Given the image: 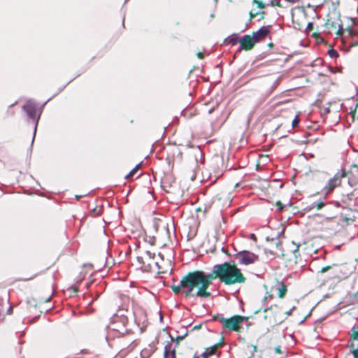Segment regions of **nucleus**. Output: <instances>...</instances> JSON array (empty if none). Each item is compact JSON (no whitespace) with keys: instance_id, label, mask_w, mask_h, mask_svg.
Wrapping results in <instances>:
<instances>
[{"instance_id":"ea45409f","label":"nucleus","mask_w":358,"mask_h":358,"mask_svg":"<svg viewBox=\"0 0 358 358\" xmlns=\"http://www.w3.org/2000/svg\"><path fill=\"white\" fill-rule=\"evenodd\" d=\"M273 322H275V323H280V322H282V320H278L276 318H274Z\"/></svg>"},{"instance_id":"c85d7f7f","label":"nucleus","mask_w":358,"mask_h":358,"mask_svg":"<svg viewBox=\"0 0 358 358\" xmlns=\"http://www.w3.org/2000/svg\"><path fill=\"white\" fill-rule=\"evenodd\" d=\"M315 1V6H318L320 5H322L324 3H325L327 0H314Z\"/></svg>"},{"instance_id":"c9c22d12","label":"nucleus","mask_w":358,"mask_h":358,"mask_svg":"<svg viewBox=\"0 0 358 358\" xmlns=\"http://www.w3.org/2000/svg\"><path fill=\"white\" fill-rule=\"evenodd\" d=\"M80 354H89L90 352L87 349H84V350H81L80 352Z\"/></svg>"},{"instance_id":"58836bf2","label":"nucleus","mask_w":358,"mask_h":358,"mask_svg":"<svg viewBox=\"0 0 358 358\" xmlns=\"http://www.w3.org/2000/svg\"><path fill=\"white\" fill-rule=\"evenodd\" d=\"M358 108V103H357V105H356V108ZM356 110H357V109H355V111H352V117H355V114H356Z\"/></svg>"},{"instance_id":"8fccbe9b","label":"nucleus","mask_w":358,"mask_h":358,"mask_svg":"<svg viewBox=\"0 0 358 358\" xmlns=\"http://www.w3.org/2000/svg\"><path fill=\"white\" fill-rule=\"evenodd\" d=\"M74 291H75L76 292H78V289H77V288H75V289H74Z\"/></svg>"},{"instance_id":"20e7f679","label":"nucleus","mask_w":358,"mask_h":358,"mask_svg":"<svg viewBox=\"0 0 358 358\" xmlns=\"http://www.w3.org/2000/svg\"><path fill=\"white\" fill-rule=\"evenodd\" d=\"M346 177V172H338L334 176L331 178L324 189L327 190V193L332 192L336 187H338L341 184V178Z\"/></svg>"},{"instance_id":"f8f14e48","label":"nucleus","mask_w":358,"mask_h":358,"mask_svg":"<svg viewBox=\"0 0 358 358\" xmlns=\"http://www.w3.org/2000/svg\"><path fill=\"white\" fill-rule=\"evenodd\" d=\"M277 294L279 298L283 299L287 294V287L283 282H278V287L276 288Z\"/></svg>"},{"instance_id":"f03ea898","label":"nucleus","mask_w":358,"mask_h":358,"mask_svg":"<svg viewBox=\"0 0 358 358\" xmlns=\"http://www.w3.org/2000/svg\"><path fill=\"white\" fill-rule=\"evenodd\" d=\"M212 320L219 321L222 324V328L231 331L240 333L241 331V324L244 321L248 320V317L236 315L230 318H225L220 315H214Z\"/></svg>"},{"instance_id":"2eb2a0df","label":"nucleus","mask_w":358,"mask_h":358,"mask_svg":"<svg viewBox=\"0 0 358 358\" xmlns=\"http://www.w3.org/2000/svg\"><path fill=\"white\" fill-rule=\"evenodd\" d=\"M223 345V341H220L215 345H213V346L208 348H206V351L207 352V355H210V356H212L213 355L215 354L217 350L222 347Z\"/></svg>"},{"instance_id":"dca6fc26","label":"nucleus","mask_w":358,"mask_h":358,"mask_svg":"<svg viewBox=\"0 0 358 358\" xmlns=\"http://www.w3.org/2000/svg\"><path fill=\"white\" fill-rule=\"evenodd\" d=\"M303 15L304 16V8L302 7H296L292 9V17L293 22H295V20H298L297 15Z\"/></svg>"},{"instance_id":"9d476101","label":"nucleus","mask_w":358,"mask_h":358,"mask_svg":"<svg viewBox=\"0 0 358 358\" xmlns=\"http://www.w3.org/2000/svg\"><path fill=\"white\" fill-rule=\"evenodd\" d=\"M23 108L29 118L33 120L36 119L37 109L34 103L31 101H27L23 106Z\"/></svg>"},{"instance_id":"de8ad7c7","label":"nucleus","mask_w":358,"mask_h":358,"mask_svg":"<svg viewBox=\"0 0 358 358\" xmlns=\"http://www.w3.org/2000/svg\"><path fill=\"white\" fill-rule=\"evenodd\" d=\"M253 350H254L255 351H256V350H257V346H255H255H254V348H253Z\"/></svg>"},{"instance_id":"a19ab883","label":"nucleus","mask_w":358,"mask_h":358,"mask_svg":"<svg viewBox=\"0 0 358 358\" xmlns=\"http://www.w3.org/2000/svg\"><path fill=\"white\" fill-rule=\"evenodd\" d=\"M201 327V324H199V325H195L194 327H193V329H199Z\"/></svg>"},{"instance_id":"4468645a","label":"nucleus","mask_w":358,"mask_h":358,"mask_svg":"<svg viewBox=\"0 0 358 358\" xmlns=\"http://www.w3.org/2000/svg\"><path fill=\"white\" fill-rule=\"evenodd\" d=\"M344 32L348 34V35L350 37H353V36L357 35V32L355 30H354L351 28H348L345 30H343V29L341 27L337 31V34L339 36H342Z\"/></svg>"},{"instance_id":"ddd939ff","label":"nucleus","mask_w":358,"mask_h":358,"mask_svg":"<svg viewBox=\"0 0 358 358\" xmlns=\"http://www.w3.org/2000/svg\"><path fill=\"white\" fill-rule=\"evenodd\" d=\"M351 347L354 348L355 345L358 347V324L356 328L352 329V334L351 335Z\"/></svg>"},{"instance_id":"cd10ccee","label":"nucleus","mask_w":358,"mask_h":358,"mask_svg":"<svg viewBox=\"0 0 358 358\" xmlns=\"http://www.w3.org/2000/svg\"><path fill=\"white\" fill-rule=\"evenodd\" d=\"M91 214L93 215V216H97V215H99L101 214V210H97L96 208H94L92 211H91Z\"/></svg>"},{"instance_id":"72a5a7b5","label":"nucleus","mask_w":358,"mask_h":358,"mask_svg":"<svg viewBox=\"0 0 358 358\" xmlns=\"http://www.w3.org/2000/svg\"><path fill=\"white\" fill-rule=\"evenodd\" d=\"M183 339L182 336H178L176 338V342L174 341V344H176L177 342H178V344L180 343V341Z\"/></svg>"},{"instance_id":"a18cd8bd","label":"nucleus","mask_w":358,"mask_h":358,"mask_svg":"<svg viewBox=\"0 0 358 358\" xmlns=\"http://www.w3.org/2000/svg\"><path fill=\"white\" fill-rule=\"evenodd\" d=\"M291 312H292V310H290L288 312H286V313H287V315H291Z\"/></svg>"},{"instance_id":"79ce46f5","label":"nucleus","mask_w":358,"mask_h":358,"mask_svg":"<svg viewBox=\"0 0 358 358\" xmlns=\"http://www.w3.org/2000/svg\"><path fill=\"white\" fill-rule=\"evenodd\" d=\"M268 47L270 48H273V43H270L268 44Z\"/></svg>"},{"instance_id":"4be33fe9","label":"nucleus","mask_w":358,"mask_h":358,"mask_svg":"<svg viewBox=\"0 0 358 358\" xmlns=\"http://www.w3.org/2000/svg\"><path fill=\"white\" fill-rule=\"evenodd\" d=\"M93 269V266L91 264H87L83 265V270L85 273H88L89 271H92Z\"/></svg>"},{"instance_id":"473e14b6","label":"nucleus","mask_w":358,"mask_h":358,"mask_svg":"<svg viewBox=\"0 0 358 358\" xmlns=\"http://www.w3.org/2000/svg\"><path fill=\"white\" fill-rule=\"evenodd\" d=\"M201 358H208L209 357H210V355H207V352L205 351L203 353H202L201 355H200Z\"/></svg>"},{"instance_id":"bb28decb","label":"nucleus","mask_w":358,"mask_h":358,"mask_svg":"<svg viewBox=\"0 0 358 358\" xmlns=\"http://www.w3.org/2000/svg\"><path fill=\"white\" fill-rule=\"evenodd\" d=\"M275 205L279 211H281L284 208V205L280 201H277Z\"/></svg>"},{"instance_id":"3c124183","label":"nucleus","mask_w":358,"mask_h":358,"mask_svg":"<svg viewBox=\"0 0 358 358\" xmlns=\"http://www.w3.org/2000/svg\"><path fill=\"white\" fill-rule=\"evenodd\" d=\"M357 92H358V87H357Z\"/></svg>"},{"instance_id":"7ed1b4c3","label":"nucleus","mask_w":358,"mask_h":358,"mask_svg":"<svg viewBox=\"0 0 358 358\" xmlns=\"http://www.w3.org/2000/svg\"><path fill=\"white\" fill-rule=\"evenodd\" d=\"M299 245H296L294 242L288 243L284 245H281L280 255L287 262V266L296 265L300 258Z\"/></svg>"},{"instance_id":"aec40b11","label":"nucleus","mask_w":358,"mask_h":358,"mask_svg":"<svg viewBox=\"0 0 358 358\" xmlns=\"http://www.w3.org/2000/svg\"><path fill=\"white\" fill-rule=\"evenodd\" d=\"M328 55L331 58H336L339 56L338 52L332 48L328 50Z\"/></svg>"},{"instance_id":"f257e3e1","label":"nucleus","mask_w":358,"mask_h":358,"mask_svg":"<svg viewBox=\"0 0 358 358\" xmlns=\"http://www.w3.org/2000/svg\"><path fill=\"white\" fill-rule=\"evenodd\" d=\"M216 278L227 285L243 283L246 280L235 263L226 262L215 265L208 274L199 270L188 272L182 276L179 285H173L171 289L176 294L182 292L186 298L207 299L211 296L208 288Z\"/></svg>"},{"instance_id":"4c0bfd02","label":"nucleus","mask_w":358,"mask_h":358,"mask_svg":"<svg viewBox=\"0 0 358 358\" xmlns=\"http://www.w3.org/2000/svg\"><path fill=\"white\" fill-rule=\"evenodd\" d=\"M258 13H259V15L260 14V15H262L261 18L263 19L264 17L265 12L262 11V12H258Z\"/></svg>"},{"instance_id":"49530a36","label":"nucleus","mask_w":358,"mask_h":358,"mask_svg":"<svg viewBox=\"0 0 358 358\" xmlns=\"http://www.w3.org/2000/svg\"><path fill=\"white\" fill-rule=\"evenodd\" d=\"M164 187H166V180L163 181Z\"/></svg>"},{"instance_id":"b1692460","label":"nucleus","mask_w":358,"mask_h":358,"mask_svg":"<svg viewBox=\"0 0 358 358\" xmlns=\"http://www.w3.org/2000/svg\"><path fill=\"white\" fill-rule=\"evenodd\" d=\"M268 5L271 6L282 7V4L280 3V1H278V0H271Z\"/></svg>"},{"instance_id":"2f4dec72","label":"nucleus","mask_w":358,"mask_h":358,"mask_svg":"<svg viewBox=\"0 0 358 358\" xmlns=\"http://www.w3.org/2000/svg\"><path fill=\"white\" fill-rule=\"evenodd\" d=\"M259 15V13H253L252 12L250 13V19L252 20L253 18H255L256 16H257Z\"/></svg>"},{"instance_id":"9b49d317","label":"nucleus","mask_w":358,"mask_h":358,"mask_svg":"<svg viewBox=\"0 0 358 358\" xmlns=\"http://www.w3.org/2000/svg\"><path fill=\"white\" fill-rule=\"evenodd\" d=\"M346 177L348 178V183L352 187L358 186V169L355 167V171H350L346 173Z\"/></svg>"},{"instance_id":"412c9836","label":"nucleus","mask_w":358,"mask_h":358,"mask_svg":"<svg viewBox=\"0 0 358 358\" xmlns=\"http://www.w3.org/2000/svg\"><path fill=\"white\" fill-rule=\"evenodd\" d=\"M240 41H241V38H239V37H232V38H229V43L232 45H235L238 43H240Z\"/></svg>"},{"instance_id":"37998d69","label":"nucleus","mask_w":358,"mask_h":358,"mask_svg":"<svg viewBox=\"0 0 358 358\" xmlns=\"http://www.w3.org/2000/svg\"><path fill=\"white\" fill-rule=\"evenodd\" d=\"M192 358H201L200 356L194 355Z\"/></svg>"},{"instance_id":"1a4fd4ad","label":"nucleus","mask_w":358,"mask_h":358,"mask_svg":"<svg viewBox=\"0 0 358 358\" xmlns=\"http://www.w3.org/2000/svg\"><path fill=\"white\" fill-rule=\"evenodd\" d=\"M271 26H263L258 31L252 33V38L255 43H258L264 40L270 33Z\"/></svg>"},{"instance_id":"c03bdc74","label":"nucleus","mask_w":358,"mask_h":358,"mask_svg":"<svg viewBox=\"0 0 358 358\" xmlns=\"http://www.w3.org/2000/svg\"><path fill=\"white\" fill-rule=\"evenodd\" d=\"M195 178H196V176H195V175H194V176H192L191 177V180H194L195 179Z\"/></svg>"},{"instance_id":"0eeeda50","label":"nucleus","mask_w":358,"mask_h":358,"mask_svg":"<svg viewBox=\"0 0 358 358\" xmlns=\"http://www.w3.org/2000/svg\"><path fill=\"white\" fill-rule=\"evenodd\" d=\"M238 257L239 258L240 263L245 265L252 264L257 259V255L247 251L239 252Z\"/></svg>"},{"instance_id":"5701e85b","label":"nucleus","mask_w":358,"mask_h":358,"mask_svg":"<svg viewBox=\"0 0 358 358\" xmlns=\"http://www.w3.org/2000/svg\"><path fill=\"white\" fill-rule=\"evenodd\" d=\"M252 3L257 4V6L259 8H264L266 6V4L264 2L259 1V0H253Z\"/></svg>"},{"instance_id":"a878e982","label":"nucleus","mask_w":358,"mask_h":358,"mask_svg":"<svg viewBox=\"0 0 358 358\" xmlns=\"http://www.w3.org/2000/svg\"><path fill=\"white\" fill-rule=\"evenodd\" d=\"M352 355L355 358H358V347L356 345L352 348Z\"/></svg>"},{"instance_id":"393cba45","label":"nucleus","mask_w":358,"mask_h":358,"mask_svg":"<svg viewBox=\"0 0 358 358\" xmlns=\"http://www.w3.org/2000/svg\"><path fill=\"white\" fill-rule=\"evenodd\" d=\"M299 116H296L295 118L292 120V127L294 128V127H296L299 123Z\"/></svg>"},{"instance_id":"f704fd0d","label":"nucleus","mask_w":358,"mask_h":358,"mask_svg":"<svg viewBox=\"0 0 358 358\" xmlns=\"http://www.w3.org/2000/svg\"><path fill=\"white\" fill-rule=\"evenodd\" d=\"M275 352L276 353H278V354H281L282 353L281 349H280V348L279 346L275 348Z\"/></svg>"},{"instance_id":"c756f323","label":"nucleus","mask_w":358,"mask_h":358,"mask_svg":"<svg viewBox=\"0 0 358 358\" xmlns=\"http://www.w3.org/2000/svg\"><path fill=\"white\" fill-rule=\"evenodd\" d=\"M38 273H34L32 275H31L30 277L24 278L23 280H33L36 276L38 275Z\"/></svg>"},{"instance_id":"f3484780","label":"nucleus","mask_w":358,"mask_h":358,"mask_svg":"<svg viewBox=\"0 0 358 358\" xmlns=\"http://www.w3.org/2000/svg\"><path fill=\"white\" fill-rule=\"evenodd\" d=\"M142 163L138 164L127 175L124 176L126 180H130L136 172L141 168Z\"/></svg>"},{"instance_id":"09e8293b","label":"nucleus","mask_w":358,"mask_h":358,"mask_svg":"<svg viewBox=\"0 0 358 358\" xmlns=\"http://www.w3.org/2000/svg\"><path fill=\"white\" fill-rule=\"evenodd\" d=\"M50 300V298L49 297V298H48V299L45 300V301H49Z\"/></svg>"},{"instance_id":"6e6552de","label":"nucleus","mask_w":358,"mask_h":358,"mask_svg":"<svg viewBox=\"0 0 358 358\" xmlns=\"http://www.w3.org/2000/svg\"><path fill=\"white\" fill-rule=\"evenodd\" d=\"M256 43L253 39L252 36L250 35H245L241 38L240 45L241 48L239 51L244 50H250L255 45Z\"/></svg>"},{"instance_id":"7c9ffc66","label":"nucleus","mask_w":358,"mask_h":358,"mask_svg":"<svg viewBox=\"0 0 358 358\" xmlns=\"http://www.w3.org/2000/svg\"><path fill=\"white\" fill-rule=\"evenodd\" d=\"M331 268V266H324V267H322L321 268V273H324L326 271H327L328 270H329L330 268Z\"/></svg>"},{"instance_id":"39448f33","label":"nucleus","mask_w":358,"mask_h":358,"mask_svg":"<svg viewBox=\"0 0 358 358\" xmlns=\"http://www.w3.org/2000/svg\"><path fill=\"white\" fill-rule=\"evenodd\" d=\"M155 255V253L147 251L144 256L137 257V261L141 264V268H143L145 270H150L152 269V263L153 262Z\"/></svg>"},{"instance_id":"6ab92c4d","label":"nucleus","mask_w":358,"mask_h":358,"mask_svg":"<svg viewBox=\"0 0 358 358\" xmlns=\"http://www.w3.org/2000/svg\"><path fill=\"white\" fill-rule=\"evenodd\" d=\"M325 206V203L323 201L314 202L312 203V206L310 209L316 208L317 210H320Z\"/></svg>"},{"instance_id":"423d86ee","label":"nucleus","mask_w":358,"mask_h":358,"mask_svg":"<svg viewBox=\"0 0 358 358\" xmlns=\"http://www.w3.org/2000/svg\"><path fill=\"white\" fill-rule=\"evenodd\" d=\"M178 348V342L174 344V338L171 336V340L166 341L164 346V358H176V348Z\"/></svg>"},{"instance_id":"e433bc0d","label":"nucleus","mask_w":358,"mask_h":358,"mask_svg":"<svg viewBox=\"0 0 358 358\" xmlns=\"http://www.w3.org/2000/svg\"><path fill=\"white\" fill-rule=\"evenodd\" d=\"M197 56H198V57H199V59H203V58L204 57L203 53H202V52H199V53L197 54Z\"/></svg>"},{"instance_id":"a211bd4d","label":"nucleus","mask_w":358,"mask_h":358,"mask_svg":"<svg viewBox=\"0 0 358 358\" xmlns=\"http://www.w3.org/2000/svg\"><path fill=\"white\" fill-rule=\"evenodd\" d=\"M275 309H277L276 306H275L274 308L273 307H270L269 308H266L264 310V312L266 313V315L264 317L265 319H267L268 317L271 318V317L272 316L273 314L276 313L277 311Z\"/></svg>"}]
</instances>
